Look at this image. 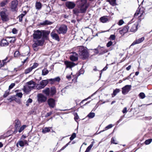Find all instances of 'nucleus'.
I'll use <instances>...</instances> for the list:
<instances>
[{
	"mask_svg": "<svg viewBox=\"0 0 152 152\" xmlns=\"http://www.w3.org/2000/svg\"><path fill=\"white\" fill-rule=\"evenodd\" d=\"M89 6L87 0H79L77 8H75L72 10L73 14L78 15L79 13L85 14Z\"/></svg>",
	"mask_w": 152,
	"mask_h": 152,
	"instance_id": "obj_1",
	"label": "nucleus"
},
{
	"mask_svg": "<svg viewBox=\"0 0 152 152\" xmlns=\"http://www.w3.org/2000/svg\"><path fill=\"white\" fill-rule=\"evenodd\" d=\"M50 32L46 30H37L34 31L33 34L34 39L36 40L47 39Z\"/></svg>",
	"mask_w": 152,
	"mask_h": 152,
	"instance_id": "obj_2",
	"label": "nucleus"
},
{
	"mask_svg": "<svg viewBox=\"0 0 152 152\" xmlns=\"http://www.w3.org/2000/svg\"><path fill=\"white\" fill-rule=\"evenodd\" d=\"M78 53L80 57L83 60L86 59L88 57L89 55L88 51L83 46H80L78 48Z\"/></svg>",
	"mask_w": 152,
	"mask_h": 152,
	"instance_id": "obj_3",
	"label": "nucleus"
},
{
	"mask_svg": "<svg viewBox=\"0 0 152 152\" xmlns=\"http://www.w3.org/2000/svg\"><path fill=\"white\" fill-rule=\"evenodd\" d=\"M143 13L144 11L142 8L139 9L136 11L134 16L135 18H138V21L137 22L140 23L141 20L144 18Z\"/></svg>",
	"mask_w": 152,
	"mask_h": 152,
	"instance_id": "obj_4",
	"label": "nucleus"
},
{
	"mask_svg": "<svg viewBox=\"0 0 152 152\" xmlns=\"http://www.w3.org/2000/svg\"><path fill=\"white\" fill-rule=\"evenodd\" d=\"M68 28L67 26L65 25H62L61 26L56 29L57 32L59 34H66Z\"/></svg>",
	"mask_w": 152,
	"mask_h": 152,
	"instance_id": "obj_5",
	"label": "nucleus"
},
{
	"mask_svg": "<svg viewBox=\"0 0 152 152\" xmlns=\"http://www.w3.org/2000/svg\"><path fill=\"white\" fill-rule=\"evenodd\" d=\"M48 80H43L40 82L39 84H37L36 87L38 90L43 88L48 83Z\"/></svg>",
	"mask_w": 152,
	"mask_h": 152,
	"instance_id": "obj_6",
	"label": "nucleus"
},
{
	"mask_svg": "<svg viewBox=\"0 0 152 152\" xmlns=\"http://www.w3.org/2000/svg\"><path fill=\"white\" fill-rule=\"evenodd\" d=\"M140 23L138 22H136L134 24H131L129 23L128 24L129 28H130V31L132 32H135L137 29V27L139 25Z\"/></svg>",
	"mask_w": 152,
	"mask_h": 152,
	"instance_id": "obj_7",
	"label": "nucleus"
},
{
	"mask_svg": "<svg viewBox=\"0 0 152 152\" xmlns=\"http://www.w3.org/2000/svg\"><path fill=\"white\" fill-rule=\"evenodd\" d=\"M1 19L3 21H7L8 20L9 18L8 15L7 14L6 12L2 11L0 12Z\"/></svg>",
	"mask_w": 152,
	"mask_h": 152,
	"instance_id": "obj_8",
	"label": "nucleus"
},
{
	"mask_svg": "<svg viewBox=\"0 0 152 152\" xmlns=\"http://www.w3.org/2000/svg\"><path fill=\"white\" fill-rule=\"evenodd\" d=\"M34 43L32 45L33 48H37L38 46H42L44 42V40L41 39L40 40H34Z\"/></svg>",
	"mask_w": 152,
	"mask_h": 152,
	"instance_id": "obj_9",
	"label": "nucleus"
},
{
	"mask_svg": "<svg viewBox=\"0 0 152 152\" xmlns=\"http://www.w3.org/2000/svg\"><path fill=\"white\" fill-rule=\"evenodd\" d=\"M131 86L126 85L122 88V93L124 95L126 94L131 90Z\"/></svg>",
	"mask_w": 152,
	"mask_h": 152,
	"instance_id": "obj_10",
	"label": "nucleus"
},
{
	"mask_svg": "<svg viewBox=\"0 0 152 152\" xmlns=\"http://www.w3.org/2000/svg\"><path fill=\"white\" fill-rule=\"evenodd\" d=\"M64 63L66 66V68H72V67H73L76 65L75 63L67 61H65Z\"/></svg>",
	"mask_w": 152,
	"mask_h": 152,
	"instance_id": "obj_11",
	"label": "nucleus"
},
{
	"mask_svg": "<svg viewBox=\"0 0 152 152\" xmlns=\"http://www.w3.org/2000/svg\"><path fill=\"white\" fill-rule=\"evenodd\" d=\"M50 35L52 38L58 42L60 41V38L58 35L56 33L55 31H53L50 34Z\"/></svg>",
	"mask_w": 152,
	"mask_h": 152,
	"instance_id": "obj_12",
	"label": "nucleus"
},
{
	"mask_svg": "<svg viewBox=\"0 0 152 152\" xmlns=\"http://www.w3.org/2000/svg\"><path fill=\"white\" fill-rule=\"evenodd\" d=\"M47 99L46 97L41 94H38V100L39 102L42 103L45 102Z\"/></svg>",
	"mask_w": 152,
	"mask_h": 152,
	"instance_id": "obj_13",
	"label": "nucleus"
},
{
	"mask_svg": "<svg viewBox=\"0 0 152 152\" xmlns=\"http://www.w3.org/2000/svg\"><path fill=\"white\" fill-rule=\"evenodd\" d=\"M18 1L17 0H15L12 2L11 9L12 11H15L17 8Z\"/></svg>",
	"mask_w": 152,
	"mask_h": 152,
	"instance_id": "obj_14",
	"label": "nucleus"
},
{
	"mask_svg": "<svg viewBox=\"0 0 152 152\" xmlns=\"http://www.w3.org/2000/svg\"><path fill=\"white\" fill-rule=\"evenodd\" d=\"M66 5L69 9H72L75 6L76 4L73 2L67 1Z\"/></svg>",
	"mask_w": 152,
	"mask_h": 152,
	"instance_id": "obj_15",
	"label": "nucleus"
},
{
	"mask_svg": "<svg viewBox=\"0 0 152 152\" xmlns=\"http://www.w3.org/2000/svg\"><path fill=\"white\" fill-rule=\"evenodd\" d=\"M129 29L128 26H125L122 29L119 31V33L121 35L123 36L128 31Z\"/></svg>",
	"mask_w": 152,
	"mask_h": 152,
	"instance_id": "obj_16",
	"label": "nucleus"
},
{
	"mask_svg": "<svg viewBox=\"0 0 152 152\" xmlns=\"http://www.w3.org/2000/svg\"><path fill=\"white\" fill-rule=\"evenodd\" d=\"M144 39L145 38L144 37H142L137 39H136V40L134 41L132 44L131 46H133L136 44H139L142 42L144 40Z\"/></svg>",
	"mask_w": 152,
	"mask_h": 152,
	"instance_id": "obj_17",
	"label": "nucleus"
},
{
	"mask_svg": "<svg viewBox=\"0 0 152 152\" xmlns=\"http://www.w3.org/2000/svg\"><path fill=\"white\" fill-rule=\"evenodd\" d=\"M48 103L50 107L54 108L55 106V100L53 99L50 98L48 100Z\"/></svg>",
	"mask_w": 152,
	"mask_h": 152,
	"instance_id": "obj_18",
	"label": "nucleus"
},
{
	"mask_svg": "<svg viewBox=\"0 0 152 152\" xmlns=\"http://www.w3.org/2000/svg\"><path fill=\"white\" fill-rule=\"evenodd\" d=\"M27 144L28 145L27 141L26 140H19L16 144V146L17 147H18L19 145L21 147H23L25 145Z\"/></svg>",
	"mask_w": 152,
	"mask_h": 152,
	"instance_id": "obj_19",
	"label": "nucleus"
},
{
	"mask_svg": "<svg viewBox=\"0 0 152 152\" xmlns=\"http://www.w3.org/2000/svg\"><path fill=\"white\" fill-rule=\"evenodd\" d=\"M97 48L99 50V54L102 55L104 54L107 52V50L105 49L104 47H101L99 45Z\"/></svg>",
	"mask_w": 152,
	"mask_h": 152,
	"instance_id": "obj_20",
	"label": "nucleus"
},
{
	"mask_svg": "<svg viewBox=\"0 0 152 152\" xmlns=\"http://www.w3.org/2000/svg\"><path fill=\"white\" fill-rule=\"evenodd\" d=\"M70 59L72 61H76L78 60V57L77 53L75 52L73 53L70 57Z\"/></svg>",
	"mask_w": 152,
	"mask_h": 152,
	"instance_id": "obj_21",
	"label": "nucleus"
},
{
	"mask_svg": "<svg viewBox=\"0 0 152 152\" xmlns=\"http://www.w3.org/2000/svg\"><path fill=\"white\" fill-rule=\"evenodd\" d=\"M26 84L29 86L31 90L34 88L36 85L35 83L32 80L27 82Z\"/></svg>",
	"mask_w": 152,
	"mask_h": 152,
	"instance_id": "obj_22",
	"label": "nucleus"
},
{
	"mask_svg": "<svg viewBox=\"0 0 152 152\" xmlns=\"http://www.w3.org/2000/svg\"><path fill=\"white\" fill-rule=\"evenodd\" d=\"M24 91L26 94H28L31 91V88H30L29 86L26 83V84L23 87V89Z\"/></svg>",
	"mask_w": 152,
	"mask_h": 152,
	"instance_id": "obj_23",
	"label": "nucleus"
},
{
	"mask_svg": "<svg viewBox=\"0 0 152 152\" xmlns=\"http://www.w3.org/2000/svg\"><path fill=\"white\" fill-rule=\"evenodd\" d=\"M0 44L1 47H6L9 45V43L6 39H3L1 40Z\"/></svg>",
	"mask_w": 152,
	"mask_h": 152,
	"instance_id": "obj_24",
	"label": "nucleus"
},
{
	"mask_svg": "<svg viewBox=\"0 0 152 152\" xmlns=\"http://www.w3.org/2000/svg\"><path fill=\"white\" fill-rule=\"evenodd\" d=\"M7 59L8 57H7L4 59L2 60V62H0V68L4 66L7 62L10 61L9 60H7Z\"/></svg>",
	"mask_w": 152,
	"mask_h": 152,
	"instance_id": "obj_25",
	"label": "nucleus"
},
{
	"mask_svg": "<svg viewBox=\"0 0 152 152\" xmlns=\"http://www.w3.org/2000/svg\"><path fill=\"white\" fill-rule=\"evenodd\" d=\"M53 23L51 21L47 20H45L41 22L40 23V24L42 26H46L48 25H51Z\"/></svg>",
	"mask_w": 152,
	"mask_h": 152,
	"instance_id": "obj_26",
	"label": "nucleus"
},
{
	"mask_svg": "<svg viewBox=\"0 0 152 152\" xmlns=\"http://www.w3.org/2000/svg\"><path fill=\"white\" fill-rule=\"evenodd\" d=\"M108 17L107 16H104L101 17L100 18V20L102 23H106L108 21Z\"/></svg>",
	"mask_w": 152,
	"mask_h": 152,
	"instance_id": "obj_27",
	"label": "nucleus"
},
{
	"mask_svg": "<svg viewBox=\"0 0 152 152\" xmlns=\"http://www.w3.org/2000/svg\"><path fill=\"white\" fill-rule=\"evenodd\" d=\"M48 81H51V83H53L55 82H59L60 80V78L59 77H57L53 79H48Z\"/></svg>",
	"mask_w": 152,
	"mask_h": 152,
	"instance_id": "obj_28",
	"label": "nucleus"
},
{
	"mask_svg": "<svg viewBox=\"0 0 152 152\" xmlns=\"http://www.w3.org/2000/svg\"><path fill=\"white\" fill-rule=\"evenodd\" d=\"M50 89L49 88H47L43 90L42 92L47 96L50 95Z\"/></svg>",
	"mask_w": 152,
	"mask_h": 152,
	"instance_id": "obj_29",
	"label": "nucleus"
},
{
	"mask_svg": "<svg viewBox=\"0 0 152 152\" xmlns=\"http://www.w3.org/2000/svg\"><path fill=\"white\" fill-rule=\"evenodd\" d=\"M56 93V89L54 87H51L50 89V95L53 96Z\"/></svg>",
	"mask_w": 152,
	"mask_h": 152,
	"instance_id": "obj_30",
	"label": "nucleus"
},
{
	"mask_svg": "<svg viewBox=\"0 0 152 152\" xmlns=\"http://www.w3.org/2000/svg\"><path fill=\"white\" fill-rule=\"evenodd\" d=\"M42 6V4L39 2H37L35 3V7L38 10H39L41 9Z\"/></svg>",
	"mask_w": 152,
	"mask_h": 152,
	"instance_id": "obj_31",
	"label": "nucleus"
},
{
	"mask_svg": "<svg viewBox=\"0 0 152 152\" xmlns=\"http://www.w3.org/2000/svg\"><path fill=\"white\" fill-rule=\"evenodd\" d=\"M15 128L18 129L20 126V122L18 119L15 121Z\"/></svg>",
	"mask_w": 152,
	"mask_h": 152,
	"instance_id": "obj_32",
	"label": "nucleus"
},
{
	"mask_svg": "<svg viewBox=\"0 0 152 152\" xmlns=\"http://www.w3.org/2000/svg\"><path fill=\"white\" fill-rule=\"evenodd\" d=\"M120 91L119 89L116 88L113 91V93L112 94V97H114L115 96L116 94L118 93Z\"/></svg>",
	"mask_w": 152,
	"mask_h": 152,
	"instance_id": "obj_33",
	"label": "nucleus"
},
{
	"mask_svg": "<svg viewBox=\"0 0 152 152\" xmlns=\"http://www.w3.org/2000/svg\"><path fill=\"white\" fill-rule=\"evenodd\" d=\"M26 13V12L25 11L23 12V13L21 14L19 16L18 18H19V20L20 22H21L22 21L23 18Z\"/></svg>",
	"mask_w": 152,
	"mask_h": 152,
	"instance_id": "obj_34",
	"label": "nucleus"
},
{
	"mask_svg": "<svg viewBox=\"0 0 152 152\" xmlns=\"http://www.w3.org/2000/svg\"><path fill=\"white\" fill-rule=\"evenodd\" d=\"M50 127H46L43 129L42 132L44 134H45L47 132H49L50 131Z\"/></svg>",
	"mask_w": 152,
	"mask_h": 152,
	"instance_id": "obj_35",
	"label": "nucleus"
},
{
	"mask_svg": "<svg viewBox=\"0 0 152 152\" xmlns=\"http://www.w3.org/2000/svg\"><path fill=\"white\" fill-rule=\"evenodd\" d=\"M49 73V71L46 68L44 69L42 71V75L44 76L47 75Z\"/></svg>",
	"mask_w": 152,
	"mask_h": 152,
	"instance_id": "obj_36",
	"label": "nucleus"
},
{
	"mask_svg": "<svg viewBox=\"0 0 152 152\" xmlns=\"http://www.w3.org/2000/svg\"><path fill=\"white\" fill-rule=\"evenodd\" d=\"M116 0H107V1L113 6H114L116 5Z\"/></svg>",
	"mask_w": 152,
	"mask_h": 152,
	"instance_id": "obj_37",
	"label": "nucleus"
},
{
	"mask_svg": "<svg viewBox=\"0 0 152 152\" xmlns=\"http://www.w3.org/2000/svg\"><path fill=\"white\" fill-rule=\"evenodd\" d=\"M113 126V125L112 124H110L105 127V128H104V130H102V131H100L99 133H101L102 132H103L105 130H106L108 129H110L111 128H112Z\"/></svg>",
	"mask_w": 152,
	"mask_h": 152,
	"instance_id": "obj_38",
	"label": "nucleus"
},
{
	"mask_svg": "<svg viewBox=\"0 0 152 152\" xmlns=\"http://www.w3.org/2000/svg\"><path fill=\"white\" fill-rule=\"evenodd\" d=\"M95 115V114L94 113L91 112L87 115V117L89 118H94Z\"/></svg>",
	"mask_w": 152,
	"mask_h": 152,
	"instance_id": "obj_39",
	"label": "nucleus"
},
{
	"mask_svg": "<svg viewBox=\"0 0 152 152\" xmlns=\"http://www.w3.org/2000/svg\"><path fill=\"white\" fill-rule=\"evenodd\" d=\"M7 0H4L1 2L0 5L1 7H4L7 3Z\"/></svg>",
	"mask_w": 152,
	"mask_h": 152,
	"instance_id": "obj_40",
	"label": "nucleus"
},
{
	"mask_svg": "<svg viewBox=\"0 0 152 152\" xmlns=\"http://www.w3.org/2000/svg\"><path fill=\"white\" fill-rule=\"evenodd\" d=\"M32 70V69L31 67H29L25 70L24 73L26 74H27L31 72Z\"/></svg>",
	"mask_w": 152,
	"mask_h": 152,
	"instance_id": "obj_41",
	"label": "nucleus"
},
{
	"mask_svg": "<svg viewBox=\"0 0 152 152\" xmlns=\"http://www.w3.org/2000/svg\"><path fill=\"white\" fill-rule=\"evenodd\" d=\"M139 97L141 99H144L145 97V94L143 92H141L138 95Z\"/></svg>",
	"mask_w": 152,
	"mask_h": 152,
	"instance_id": "obj_42",
	"label": "nucleus"
},
{
	"mask_svg": "<svg viewBox=\"0 0 152 152\" xmlns=\"http://www.w3.org/2000/svg\"><path fill=\"white\" fill-rule=\"evenodd\" d=\"M27 127V126L26 125H24L22 126L19 129L18 132L19 133H20L25 128Z\"/></svg>",
	"mask_w": 152,
	"mask_h": 152,
	"instance_id": "obj_43",
	"label": "nucleus"
},
{
	"mask_svg": "<svg viewBox=\"0 0 152 152\" xmlns=\"http://www.w3.org/2000/svg\"><path fill=\"white\" fill-rule=\"evenodd\" d=\"M93 146V144H91L89 146H88L86 149V151L85 152H89L90 151L91 149V148Z\"/></svg>",
	"mask_w": 152,
	"mask_h": 152,
	"instance_id": "obj_44",
	"label": "nucleus"
},
{
	"mask_svg": "<svg viewBox=\"0 0 152 152\" xmlns=\"http://www.w3.org/2000/svg\"><path fill=\"white\" fill-rule=\"evenodd\" d=\"M152 141V139H150L146 140L145 142V143L146 145H148L150 144Z\"/></svg>",
	"mask_w": 152,
	"mask_h": 152,
	"instance_id": "obj_45",
	"label": "nucleus"
},
{
	"mask_svg": "<svg viewBox=\"0 0 152 152\" xmlns=\"http://www.w3.org/2000/svg\"><path fill=\"white\" fill-rule=\"evenodd\" d=\"M76 137V134L75 133H73L71 136L70 137V140L71 141L73 140Z\"/></svg>",
	"mask_w": 152,
	"mask_h": 152,
	"instance_id": "obj_46",
	"label": "nucleus"
},
{
	"mask_svg": "<svg viewBox=\"0 0 152 152\" xmlns=\"http://www.w3.org/2000/svg\"><path fill=\"white\" fill-rule=\"evenodd\" d=\"M38 66V64L37 63H35L31 67V68L33 70V69H35Z\"/></svg>",
	"mask_w": 152,
	"mask_h": 152,
	"instance_id": "obj_47",
	"label": "nucleus"
},
{
	"mask_svg": "<svg viewBox=\"0 0 152 152\" xmlns=\"http://www.w3.org/2000/svg\"><path fill=\"white\" fill-rule=\"evenodd\" d=\"M15 96H11V97L9 98L8 99V100L9 101H10V102L12 101H13V100H15Z\"/></svg>",
	"mask_w": 152,
	"mask_h": 152,
	"instance_id": "obj_48",
	"label": "nucleus"
},
{
	"mask_svg": "<svg viewBox=\"0 0 152 152\" xmlns=\"http://www.w3.org/2000/svg\"><path fill=\"white\" fill-rule=\"evenodd\" d=\"M107 65H108V64H107L106 66L102 70H101V73L100 74V76H101L102 71L106 70L108 68V67L107 66Z\"/></svg>",
	"mask_w": 152,
	"mask_h": 152,
	"instance_id": "obj_49",
	"label": "nucleus"
},
{
	"mask_svg": "<svg viewBox=\"0 0 152 152\" xmlns=\"http://www.w3.org/2000/svg\"><path fill=\"white\" fill-rule=\"evenodd\" d=\"M23 94L22 93H18L16 94V96H18L20 98H21Z\"/></svg>",
	"mask_w": 152,
	"mask_h": 152,
	"instance_id": "obj_50",
	"label": "nucleus"
},
{
	"mask_svg": "<svg viewBox=\"0 0 152 152\" xmlns=\"http://www.w3.org/2000/svg\"><path fill=\"white\" fill-rule=\"evenodd\" d=\"M113 42L111 41H110L107 44V47H109L111 46Z\"/></svg>",
	"mask_w": 152,
	"mask_h": 152,
	"instance_id": "obj_51",
	"label": "nucleus"
},
{
	"mask_svg": "<svg viewBox=\"0 0 152 152\" xmlns=\"http://www.w3.org/2000/svg\"><path fill=\"white\" fill-rule=\"evenodd\" d=\"M20 55V52L18 51H15L14 54V56L15 57H17L19 56Z\"/></svg>",
	"mask_w": 152,
	"mask_h": 152,
	"instance_id": "obj_52",
	"label": "nucleus"
},
{
	"mask_svg": "<svg viewBox=\"0 0 152 152\" xmlns=\"http://www.w3.org/2000/svg\"><path fill=\"white\" fill-rule=\"evenodd\" d=\"M124 23V21L123 20H120L118 23V24L119 26L122 25Z\"/></svg>",
	"mask_w": 152,
	"mask_h": 152,
	"instance_id": "obj_53",
	"label": "nucleus"
},
{
	"mask_svg": "<svg viewBox=\"0 0 152 152\" xmlns=\"http://www.w3.org/2000/svg\"><path fill=\"white\" fill-rule=\"evenodd\" d=\"M16 40V39L15 37H12L11 39L10 40V42L11 43H14Z\"/></svg>",
	"mask_w": 152,
	"mask_h": 152,
	"instance_id": "obj_54",
	"label": "nucleus"
},
{
	"mask_svg": "<svg viewBox=\"0 0 152 152\" xmlns=\"http://www.w3.org/2000/svg\"><path fill=\"white\" fill-rule=\"evenodd\" d=\"M9 91H6L3 95V97L4 98H5L6 97H7L9 95Z\"/></svg>",
	"mask_w": 152,
	"mask_h": 152,
	"instance_id": "obj_55",
	"label": "nucleus"
},
{
	"mask_svg": "<svg viewBox=\"0 0 152 152\" xmlns=\"http://www.w3.org/2000/svg\"><path fill=\"white\" fill-rule=\"evenodd\" d=\"M111 142L113 144H118L117 143L115 142V141L114 138H112L111 140Z\"/></svg>",
	"mask_w": 152,
	"mask_h": 152,
	"instance_id": "obj_56",
	"label": "nucleus"
},
{
	"mask_svg": "<svg viewBox=\"0 0 152 152\" xmlns=\"http://www.w3.org/2000/svg\"><path fill=\"white\" fill-rule=\"evenodd\" d=\"M71 142V141L69 142L68 143L66 144L65 145L63 146L61 149V150H64L66 147H67L68 145H69L70 143Z\"/></svg>",
	"mask_w": 152,
	"mask_h": 152,
	"instance_id": "obj_57",
	"label": "nucleus"
},
{
	"mask_svg": "<svg viewBox=\"0 0 152 152\" xmlns=\"http://www.w3.org/2000/svg\"><path fill=\"white\" fill-rule=\"evenodd\" d=\"M110 38L112 40H114L115 39V36L114 35H111L110 36Z\"/></svg>",
	"mask_w": 152,
	"mask_h": 152,
	"instance_id": "obj_58",
	"label": "nucleus"
},
{
	"mask_svg": "<svg viewBox=\"0 0 152 152\" xmlns=\"http://www.w3.org/2000/svg\"><path fill=\"white\" fill-rule=\"evenodd\" d=\"M15 84L14 83H11L9 86V89H11L12 88L15 86Z\"/></svg>",
	"mask_w": 152,
	"mask_h": 152,
	"instance_id": "obj_59",
	"label": "nucleus"
},
{
	"mask_svg": "<svg viewBox=\"0 0 152 152\" xmlns=\"http://www.w3.org/2000/svg\"><path fill=\"white\" fill-rule=\"evenodd\" d=\"M17 30L15 28H13L12 30V32L14 34H16L17 33Z\"/></svg>",
	"mask_w": 152,
	"mask_h": 152,
	"instance_id": "obj_60",
	"label": "nucleus"
},
{
	"mask_svg": "<svg viewBox=\"0 0 152 152\" xmlns=\"http://www.w3.org/2000/svg\"><path fill=\"white\" fill-rule=\"evenodd\" d=\"M94 50V52L96 54H97L98 53H99V50L97 48L96 49H95Z\"/></svg>",
	"mask_w": 152,
	"mask_h": 152,
	"instance_id": "obj_61",
	"label": "nucleus"
},
{
	"mask_svg": "<svg viewBox=\"0 0 152 152\" xmlns=\"http://www.w3.org/2000/svg\"><path fill=\"white\" fill-rule=\"evenodd\" d=\"M122 112L124 113H126L127 112V108L126 107H124L123 110H122Z\"/></svg>",
	"mask_w": 152,
	"mask_h": 152,
	"instance_id": "obj_62",
	"label": "nucleus"
},
{
	"mask_svg": "<svg viewBox=\"0 0 152 152\" xmlns=\"http://www.w3.org/2000/svg\"><path fill=\"white\" fill-rule=\"evenodd\" d=\"M26 102H27L31 103L32 102V100L31 99L29 98Z\"/></svg>",
	"mask_w": 152,
	"mask_h": 152,
	"instance_id": "obj_63",
	"label": "nucleus"
},
{
	"mask_svg": "<svg viewBox=\"0 0 152 152\" xmlns=\"http://www.w3.org/2000/svg\"><path fill=\"white\" fill-rule=\"evenodd\" d=\"M52 114V113L49 112L48 113H47L46 115H45L46 117H48L50 116Z\"/></svg>",
	"mask_w": 152,
	"mask_h": 152,
	"instance_id": "obj_64",
	"label": "nucleus"
}]
</instances>
